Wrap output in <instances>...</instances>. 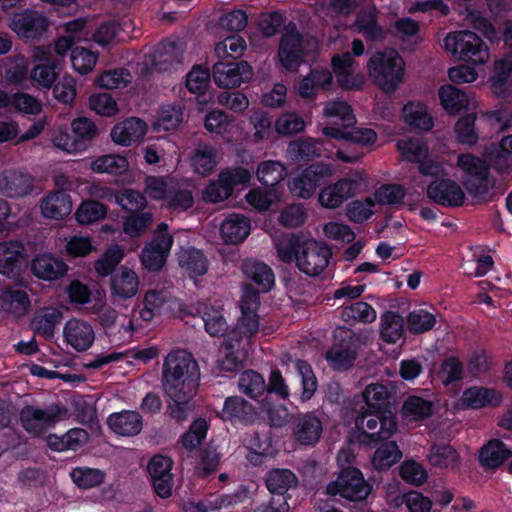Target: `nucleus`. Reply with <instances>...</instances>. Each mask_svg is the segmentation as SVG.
<instances>
[{"mask_svg":"<svg viewBox=\"0 0 512 512\" xmlns=\"http://www.w3.org/2000/svg\"><path fill=\"white\" fill-rule=\"evenodd\" d=\"M476 113L461 116L454 127L456 139L459 143L473 146L478 142L479 136L475 128Z\"/></svg>","mask_w":512,"mask_h":512,"instance_id":"6e6d98bb","label":"nucleus"},{"mask_svg":"<svg viewBox=\"0 0 512 512\" xmlns=\"http://www.w3.org/2000/svg\"><path fill=\"white\" fill-rule=\"evenodd\" d=\"M253 76L251 65L245 61H219L213 66V80L220 88H236L250 81Z\"/></svg>","mask_w":512,"mask_h":512,"instance_id":"9b49d317","label":"nucleus"},{"mask_svg":"<svg viewBox=\"0 0 512 512\" xmlns=\"http://www.w3.org/2000/svg\"><path fill=\"white\" fill-rule=\"evenodd\" d=\"M372 489L362 471L352 466L341 469L336 480L330 482L326 488L329 495L340 496L351 502L366 500Z\"/></svg>","mask_w":512,"mask_h":512,"instance_id":"423d86ee","label":"nucleus"},{"mask_svg":"<svg viewBox=\"0 0 512 512\" xmlns=\"http://www.w3.org/2000/svg\"><path fill=\"white\" fill-rule=\"evenodd\" d=\"M304 119L295 112H286L275 121V131L281 136H292L305 129Z\"/></svg>","mask_w":512,"mask_h":512,"instance_id":"e2e57ef3","label":"nucleus"},{"mask_svg":"<svg viewBox=\"0 0 512 512\" xmlns=\"http://www.w3.org/2000/svg\"><path fill=\"white\" fill-rule=\"evenodd\" d=\"M90 168L95 173H107L113 176H119L126 173L129 169V162L126 157L119 154L102 155L94 159Z\"/></svg>","mask_w":512,"mask_h":512,"instance_id":"37998d69","label":"nucleus"},{"mask_svg":"<svg viewBox=\"0 0 512 512\" xmlns=\"http://www.w3.org/2000/svg\"><path fill=\"white\" fill-rule=\"evenodd\" d=\"M407 324L411 333L422 334L430 331L435 326L436 317L424 309H418L408 314Z\"/></svg>","mask_w":512,"mask_h":512,"instance_id":"338daca9","label":"nucleus"},{"mask_svg":"<svg viewBox=\"0 0 512 512\" xmlns=\"http://www.w3.org/2000/svg\"><path fill=\"white\" fill-rule=\"evenodd\" d=\"M324 115L327 118L335 119V126L338 125V121L341 123L343 129H348L355 124V116L351 106L345 101H329L324 106Z\"/></svg>","mask_w":512,"mask_h":512,"instance_id":"3c124183","label":"nucleus"},{"mask_svg":"<svg viewBox=\"0 0 512 512\" xmlns=\"http://www.w3.org/2000/svg\"><path fill=\"white\" fill-rule=\"evenodd\" d=\"M198 313L204 322L206 332L212 337H223L228 335L229 326L223 315V309L214 306L202 305Z\"/></svg>","mask_w":512,"mask_h":512,"instance_id":"c9c22d12","label":"nucleus"},{"mask_svg":"<svg viewBox=\"0 0 512 512\" xmlns=\"http://www.w3.org/2000/svg\"><path fill=\"white\" fill-rule=\"evenodd\" d=\"M70 60L73 69L77 73L86 75L95 67L98 60V54L84 47L76 46L72 49Z\"/></svg>","mask_w":512,"mask_h":512,"instance_id":"680f3d73","label":"nucleus"},{"mask_svg":"<svg viewBox=\"0 0 512 512\" xmlns=\"http://www.w3.org/2000/svg\"><path fill=\"white\" fill-rule=\"evenodd\" d=\"M9 108L15 112L38 115L42 111V104L30 94L16 92L11 95Z\"/></svg>","mask_w":512,"mask_h":512,"instance_id":"774afa93","label":"nucleus"},{"mask_svg":"<svg viewBox=\"0 0 512 512\" xmlns=\"http://www.w3.org/2000/svg\"><path fill=\"white\" fill-rule=\"evenodd\" d=\"M265 483L272 497L287 501L286 494L289 489L297 486L298 479L289 469H273L267 473Z\"/></svg>","mask_w":512,"mask_h":512,"instance_id":"7c9ffc66","label":"nucleus"},{"mask_svg":"<svg viewBox=\"0 0 512 512\" xmlns=\"http://www.w3.org/2000/svg\"><path fill=\"white\" fill-rule=\"evenodd\" d=\"M355 26L366 40L375 41L384 36L383 28L378 24L377 16L372 12H360L356 17Z\"/></svg>","mask_w":512,"mask_h":512,"instance_id":"4d7b16f0","label":"nucleus"},{"mask_svg":"<svg viewBox=\"0 0 512 512\" xmlns=\"http://www.w3.org/2000/svg\"><path fill=\"white\" fill-rule=\"evenodd\" d=\"M457 165L463 172L462 178H470L490 173L489 164L473 154H460L457 159Z\"/></svg>","mask_w":512,"mask_h":512,"instance_id":"0e129e2a","label":"nucleus"},{"mask_svg":"<svg viewBox=\"0 0 512 512\" xmlns=\"http://www.w3.org/2000/svg\"><path fill=\"white\" fill-rule=\"evenodd\" d=\"M462 186L465 191L474 199L480 202H490L494 200L495 179L490 173L482 174L470 178H462Z\"/></svg>","mask_w":512,"mask_h":512,"instance_id":"2f4dec72","label":"nucleus"},{"mask_svg":"<svg viewBox=\"0 0 512 512\" xmlns=\"http://www.w3.org/2000/svg\"><path fill=\"white\" fill-rule=\"evenodd\" d=\"M259 317L256 312L241 311L237 325L228 333L231 341L240 342L243 338H252L259 331Z\"/></svg>","mask_w":512,"mask_h":512,"instance_id":"09e8293b","label":"nucleus"},{"mask_svg":"<svg viewBox=\"0 0 512 512\" xmlns=\"http://www.w3.org/2000/svg\"><path fill=\"white\" fill-rule=\"evenodd\" d=\"M367 71L383 92L393 93L403 81L405 63L394 49L376 51L367 62Z\"/></svg>","mask_w":512,"mask_h":512,"instance_id":"20e7f679","label":"nucleus"},{"mask_svg":"<svg viewBox=\"0 0 512 512\" xmlns=\"http://www.w3.org/2000/svg\"><path fill=\"white\" fill-rule=\"evenodd\" d=\"M34 179L21 171L11 170L0 175V190L10 198L24 197L33 190Z\"/></svg>","mask_w":512,"mask_h":512,"instance_id":"b1692460","label":"nucleus"},{"mask_svg":"<svg viewBox=\"0 0 512 512\" xmlns=\"http://www.w3.org/2000/svg\"><path fill=\"white\" fill-rule=\"evenodd\" d=\"M63 319L62 312L54 307L45 308L42 313L36 314L31 321L34 333L50 339L54 336L56 326Z\"/></svg>","mask_w":512,"mask_h":512,"instance_id":"e433bc0d","label":"nucleus"},{"mask_svg":"<svg viewBox=\"0 0 512 512\" xmlns=\"http://www.w3.org/2000/svg\"><path fill=\"white\" fill-rule=\"evenodd\" d=\"M323 134L336 140H346L362 146H369L376 142L377 134L370 128H354L352 130L329 125L323 128Z\"/></svg>","mask_w":512,"mask_h":512,"instance_id":"c756f323","label":"nucleus"},{"mask_svg":"<svg viewBox=\"0 0 512 512\" xmlns=\"http://www.w3.org/2000/svg\"><path fill=\"white\" fill-rule=\"evenodd\" d=\"M330 173V168L324 163H315L304 169L300 174L288 181L292 195L303 199L310 198L316 188Z\"/></svg>","mask_w":512,"mask_h":512,"instance_id":"ddd939ff","label":"nucleus"},{"mask_svg":"<svg viewBox=\"0 0 512 512\" xmlns=\"http://www.w3.org/2000/svg\"><path fill=\"white\" fill-rule=\"evenodd\" d=\"M250 228L249 218L234 213L223 220L220 226V234L226 243L238 244L248 237Z\"/></svg>","mask_w":512,"mask_h":512,"instance_id":"cd10ccee","label":"nucleus"},{"mask_svg":"<svg viewBox=\"0 0 512 512\" xmlns=\"http://www.w3.org/2000/svg\"><path fill=\"white\" fill-rule=\"evenodd\" d=\"M444 46L456 59L472 65L484 64L489 58L487 44L480 36L469 30H460L447 35Z\"/></svg>","mask_w":512,"mask_h":512,"instance_id":"39448f33","label":"nucleus"},{"mask_svg":"<svg viewBox=\"0 0 512 512\" xmlns=\"http://www.w3.org/2000/svg\"><path fill=\"white\" fill-rule=\"evenodd\" d=\"M427 197L434 203L446 208H458L465 203L462 187L453 179L437 178L426 188Z\"/></svg>","mask_w":512,"mask_h":512,"instance_id":"f8f14e48","label":"nucleus"},{"mask_svg":"<svg viewBox=\"0 0 512 512\" xmlns=\"http://www.w3.org/2000/svg\"><path fill=\"white\" fill-rule=\"evenodd\" d=\"M179 265L189 277L202 276L208 271V260L204 253L194 247H190L179 255Z\"/></svg>","mask_w":512,"mask_h":512,"instance_id":"ea45409f","label":"nucleus"},{"mask_svg":"<svg viewBox=\"0 0 512 512\" xmlns=\"http://www.w3.org/2000/svg\"><path fill=\"white\" fill-rule=\"evenodd\" d=\"M278 66L285 72L296 73L306 61L303 35L295 26L281 36L277 51Z\"/></svg>","mask_w":512,"mask_h":512,"instance_id":"6e6552de","label":"nucleus"},{"mask_svg":"<svg viewBox=\"0 0 512 512\" xmlns=\"http://www.w3.org/2000/svg\"><path fill=\"white\" fill-rule=\"evenodd\" d=\"M107 424L118 435L135 436L142 430L143 419L137 411L122 410L109 415Z\"/></svg>","mask_w":512,"mask_h":512,"instance_id":"a878e982","label":"nucleus"},{"mask_svg":"<svg viewBox=\"0 0 512 512\" xmlns=\"http://www.w3.org/2000/svg\"><path fill=\"white\" fill-rule=\"evenodd\" d=\"M70 477L80 490H90L104 483L106 473L98 468L77 466L70 472Z\"/></svg>","mask_w":512,"mask_h":512,"instance_id":"a19ab883","label":"nucleus"},{"mask_svg":"<svg viewBox=\"0 0 512 512\" xmlns=\"http://www.w3.org/2000/svg\"><path fill=\"white\" fill-rule=\"evenodd\" d=\"M41 212L45 218L62 220L72 211V201L63 190L49 193L41 201Z\"/></svg>","mask_w":512,"mask_h":512,"instance_id":"bb28decb","label":"nucleus"},{"mask_svg":"<svg viewBox=\"0 0 512 512\" xmlns=\"http://www.w3.org/2000/svg\"><path fill=\"white\" fill-rule=\"evenodd\" d=\"M64 338L76 351L84 352L92 346L95 334L89 323L71 319L65 324Z\"/></svg>","mask_w":512,"mask_h":512,"instance_id":"5701e85b","label":"nucleus"},{"mask_svg":"<svg viewBox=\"0 0 512 512\" xmlns=\"http://www.w3.org/2000/svg\"><path fill=\"white\" fill-rule=\"evenodd\" d=\"M139 280L136 273L126 267H122L119 273L111 276L112 294L121 299L133 297L138 291Z\"/></svg>","mask_w":512,"mask_h":512,"instance_id":"f704fd0d","label":"nucleus"},{"mask_svg":"<svg viewBox=\"0 0 512 512\" xmlns=\"http://www.w3.org/2000/svg\"><path fill=\"white\" fill-rule=\"evenodd\" d=\"M64 414H66V408L57 404H52L46 409L26 405L21 409L19 419L27 433L39 435L53 427Z\"/></svg>","mask_w":512,"mask_h":512,"instance_id":"1a4fd4ad","label":"nucleus"},{"mask_svg":"<svg viewBox=\"0 0 512 512\" xmlns=\"http://www.w3.org/2000/svg\"><path fill=\"white\" fill-rule=\"evenodd\" d=\"M48 25L45 15L33 9L16 11L9 21V27L21 39H39L47 31Z\"/></svg>","mask_w":512,"mask_h":512,"instance_id":"9d476101","label":"nucleus"},{"mask_svg":"<svg viewBox=\"0 0 512 512\" xmlns=\"http://www.w3.org/2000/svg\"><path fill=\"white\" fill-rule=\"evenodd\" d=\"M243 272L262 293L269 292L275 285L273 270L264 262L247 260L244 262Z\"/></svg>","mask_w":512,"mask_h":512,"instance_id":"473e14b6","label":"nucleus"},{"mask_svg":"<svg viewBox=\"0 0 512 512\" xmlns=\"http://www.w3.org/2000/svg\"><path fill=\"white\" fill-rule=\"evenodd\" d=\"M397 430V420L391 411L366 408L355 418V441L362 446L376 447Z\"/></svg>","mask_w":512,"mask_h":512,"instance_id":"7ed1b4c3","label":"nucleus"},{"mask_svg":"<svg viewBox=\"0 0 512 512\" xmlns=\"http://www.w3.org/2000/svg\"><path fill=\"white\" fill-rule=\"evenodd\" d=\"M287 175L286 168L278 161L267 160L261 162L256 170L258 181L266 188L278 185Z\"/></svg>","mask_w":512,"mask_h":512,"instance_id":"49530a36","label":"nucleus"},{"mask_svg":"<svg viewBox=\"0 0 512 512\" xmlns=\"http://www.w3.org/2000/svg\"><path fill=\"white\" fill-rule=\"evenodd\" d=\"M325 358L333 370L343 372L354 365L356 352L347 347H333L327 350Z\"/></svg>","mask_w":512,"mask_h":512,"instance_id":"13d9d810","label":"nucleus"},{"mask_svg":"<svg viewBox=\"0 0 512 512\" xmlns=\"http://www.w3.org/2000/svg\"><path fill=\"white\" fill-rule=\"evenodd\" d=\"M200 367L193 355L186 350L170 351L164 358L161 385L169 398L166 414L176 422L187 419L191 402L198 393Z\"/></svg>","mask_w":512,"mask_h":512,"instance_id":"f257e3e1","label":"nucleus"},{"mask_svg":"<svg viewBox=\"0 0 512 512\" xmlns=\"http://www.w3.org/2000/svg\"><path fill=\"white\" fill-rule=\"evenodd\" d=\"M404 335V319L394 311H386L381 315L380 337L388 344L396 343Z\"/></svg>","mask_w":512,"mask_h":512,"instance_id":"c03bdc74","label":"nucleus"},{"mask_svg":"<svg viewBox=\"0 0 512 512\" xmlns=\"http://www.w3.org/2000/svg\"><path fill=\"white\" fill-rule=\"evenodd\" d=\"M211 73L207 67L195 65L186 76V88L196 95L199 103L206 101V91L210 85Z\"/></svg>","mask_w":512,"mask_h":512,"instance_id":"58836bf2","label":"nucleus"},{"mask_svg":"<svg viewBox=\"0 0 512 512\" xmlns=\"http://www.w3.org/2000/svg\"><path fill=\"white\" fill-rule=\"evenodd\" d=\"M238 388L240 392L254 400L263 396L267 389L264 377L255 370H245L240 374Z\"/></svg>","mask_w":512,"mask_h":512,"instance_id":"de8ad7c7","label":"nucleus"},{"mask_svg":"<svg viewBox=\"0 0 512 512\" xmlns=\"http://www.w3.org/2000/svg\"><path fill=\"white\" fill-rule=\"evenodd\" d=\"M392 390L386 385L380 383H372L363 391V399L368 409L378 411H391L390 398Z\"/></svg>","mask_w":512,"mask_h":512,"instance_id":"79ce46f5","label":"nucleus"},{"mask_svg":"<svg viewBox=\"0 0 512 512\" xmlns=\"http://www.w3.org/2000/svg\"><path fill=\"white\" fill-rule=\"evenodd\" d=\"M501 402L502 395L496 389L473 385L462 392L456 406L461 410H478L485 407H497Z\"/></svg>","mask_w":512,"mask_h":512,"instance_id":"2eb2a0df","label":"nucleus"},{"mask_svg":"<svg viewBox=\"0 0 512 512\" xmlns=\"http://www.w3.org/2000/svg\"><path fill=\"white\" fill-rule=\"evenodd\" d=\"M24 244L19 240L0 242V274L18 278L26 260Z\"/></svg>","mask_w":512,"mask_h":512,"instance_id":"dca6fc26","label":"nucleus"},{"mask_svg":"<svg viewBox=\"0 0 512 512\" xmlns=\"http://www.w3.org/2000/svg\"><path fill=\"white\" fill-rule=\"evenodd\" d=\"M114 200L128 213L143 210L147 206L146 197L134 189H124L115 193Z\"/></svg>","mask_w":512,"mask_h":512,"instance_id":"69168bd1","label":"nucleus"},{"mask_svg":"<svg viewBox=\"0 0 512 512\" xmlns=\"http://www.w3.org/2000/svg\"><path fill=\"white\" fill-rule=\"evenodd\" d=\"M220 417L231 423L250 424L256 419L254 406L241 396H229L225 399Z\"/></svg>","mask_w":512,"mask_h":512,"instance_id":"4be33fe9","label":"nucleus"},{"mask_svg":"<svg viewBox=\"0 0 512 512\" xmlns=\"http://www.w3.org/2000/svg\"><path fill=\"white\" fill-rule=\"evenodd\" d=\"M30 270L32 275L40 280L54 281L66 275L68 265L52 253H41L31 260Z\"/></svg>","mask_w":512,"mask_h":512,"instance_id":"a211bd4d","label":"nucleus"},{"mask_svg":"<svg viewBox=\"0 0 512 512\" xmlns=\"http://www.w3.org/2000/svg\"><path fill=\"white\" fill-rule=\"evenodd\" d=\"M72 134L61 132L54 137L56 147L68 153H82L92 147L99 135L95 123L86 117H79L71 123Z\"/></svg>","mask_w":512,"mask_h":512,"instance_id":"0eeeda50","label":"nucleus"},{"mask_svg":"<svg viewBox=\"0 0 512 512\" xmlns=\"http://www.w3.org/2000/svg\"><path fill=\"white\" fill-rule=\"evenodd\" d=\"M436 375L441 383L448 387L453 383L462 381L464 364L457 356H447L440 363Z\"/></svg>","mask_w":512,"mask_h":512,"instance_id":"8fccbe9b","label":"nucleus"},{"mask_svg":"<svg viewBox=\"0 0 512 512\" xmlns=\"http://www.w3.org/2000/svg\"><path fill=\"white\" fill-rule=\"evenodd\" d=\"M280 260L286 264L295 262L296 267L310 277L320 275L332 257L330 247L300 234H291L276 245Z\"/></svg>","mask_w":512,"mask_h":512,"instance_id":"f03ea898","label":"nucleus"},{"mask_svg":"<svg viewBox=\"0 0 512 512\" xmlns=\"http://www.w3.org/2000/svg\"><path fill=\"white\" fill-rule=\"evenodd\" d=\"M170 234H155L153 239L142 250L141 264L149 272H157L164 266L173 245Z\"/></svg>","mask_w":512,"mask_h":512,"instance_id":"4468645a","label":"nucleus"},{"mask_svg":"<svg viewBox=\"0 0 512 512\" xmlns=\"http://www.w3.org/2000/svg\"><path fill=\"white\" fill-rule=\"evenodd\" d=\"M295 368L298 376L301 379V395L302 402L309 401L315 394L318 388V381L312 369V366L303 359H298L295 362Z\"/></svg>","mask_w":512,"mask_h":512,"instance_id":"864d4df0","label":"nucleus"},{"mask_svg":"<svg viewBox=\"0 0 512 512\" xmlns=\"http://www.w3.org/2000/svg\"><path fill=\"white\" fill-rule=\"evenodd\" d=\"M376 311L367 302L356 301L348 306H343L341 318L349 325L355 323H372L376 319Z\"/></svg>","mask_w":512,"mask_h":512,"instance_id":"a18cd8bd","label":"nucleus"},{"mask_svg":"<svg viewBox=\"0 0 512 512\" xmlns=\"http://www.w3.org/2000/svg\"><path fill=\"white\" fill-rule=\"evenodd\" d=\"M147 132V124L140 118L130 117L116 124L111 130L112 140L122 146H130L142 139Z\"/></svg>","mask_w":512,"mask_h":512,"instance_id":"393cba45","label":"nucleus"},{"mask_svg":"<svg viewBox=\"0 0 512 512\" xmlns=\"http://www.w3.org/2000/svg\"><path fill=\"white\" fill-rule=\"evenodd\" d=\"M428 461L439 468L454 467L459 461L457 450L449 444H433L430 448Z\"/></svg>","mask_w":512,"mask_h":512,"instance_id":"5fc2aeb1","label":"nucleus"},{"mask_svg":"<svg viewBox=\"0 0 512 512\" xmlns=\"http://www.w3.org/2000/svg\"><path fill=\"white\" fill-rule=\"evenodd\" d=\"M380 442L372 457V465L378 471H386L402 458V452L395 441Z\"/></svg>","mask_w":512,"mask_h":512,"instance_id":"4c0bfd02","label":"nucleus"},{"mask_svg":"<svg viewBox=\"0 0 512 512\" xmlns=\"http://www.w3.org/2000/svg\"><path fill=\"white\" fill-rule=\"evenodd\" d=\"M123 257L124 252L119 245L107 249L104 254L95 261V272L101 277L111 275L116 266L122 261Z\"/></svg>","mask_w":512,"mask_h":512,"instance_id":"052dcab7","label":"nucleus"},{"mask_svg":"<svg viewBox=\"0 0 512 512\" xmlns=\"http://www.w3.org/2000/svg\"><path fill=\"white\" fill-rule=\"evenodd\" d=\"M153 222V215L143 210L129 213L123 218L124 232L131 237H138L145 232Z\"/></svg>","mask_w":512,"mask_h":512,"instance_id":"bf43d9fd","label":"nucleus"},{"mask_svg":"<svg viewBox=\"0 0 512 512\" xmlns=\"http://www.w3.org/2000/svg\"><path fill=\"white\" fill-rule=\"evenodd\" d=\"M402 114L404 122L413 130L428 132L434 127V118L422 102H407Z\"/></svg>","mask_w":512,"mask_h":512,"instance_id":"c85d7f7f","label":"nucleus"},{"mask_svg":"<svg viewBox=\"0 0 512 512\" xmlns=\"http://www.w3.org/2000/svg\"><path fill=\"white\" fill-rule=\"evenodd\" d=\"M108 207L97 200L83 201L75 212V219L81 225H88L106 217Z\"/></svg>","mask_w":512,"mask_h":512,"instance_id":"603ef678","label":"nucleus"},{"mask_svg":"<svg viewBox=\"0 0 512 512\" xmlns=\"http://www.w3.org/2000/svg\"><path fill=\"white\" fill-rule=\"evenodd\" d=\"M438 96L442 107L450 114H457L467 109L470 104L468 94L450 84L442 85L439 88Z\"/></svg>","mask_w":512,"mask_h":512,"instance_id":"72a5a7b5","label":"nucleus"},{"mask_svg":"<svg viewBox=\"0 0 512 512\" xmlns=\"http://www.w3.org/2000/svg\"><path fill=\"white\" fill-rule=\"evenodd\" d=\"M333 87V75L328 67H311L297 84L299 96L306 100H315L319 90L330 91Z\"/></svg>","mask_w":512,"mask_h":512,"instance_id":"f3484780","label":"nucleus"},{"mask_svg":"<svg viewBox=\"0 0 512 512\" xmlns=\"http://www.w3.org/2000/svg\"><path fill=\"white\" fill-rule=\"evenodd\" d=\"M322 431V422L313 412L300 414L293 419L292 435L295 441L301 445H315L319 441Z\"/></svg>","mask_w":512,"mask_h":512,"instance_id":"6ab92c4d","label":"nucleus"},{"mask_svg":"<svg viewBox=\"0 0 512 512\" xmlns=\"http://www.w3.org/2000/svg\"><path fill=\"white\" fill-rule=\"evenodd\" d=\"M512 457V449L502 440L492 438L478 451V463L487 472H495Z\"/></svg>","mask_w":512,"mask_h":512,"instance_id":"aec40b11","label":"nucleus"},{"mask_svg":"<svg viewBox=\"0 0 512 512\" xmlns=\"http://www.w3.org/2000/svg\"><path fill=\"white\" fill-rule=\"evenodd\" d=\"M356 189L357 182L355 180L343 178L334 184L323 187L318 200L324 208L335 209L354 196Z\"/></svg>","mask_w":512,"mask_h":512,"instance_id":"412c9836","label":"nucleus"}]
</instances>
